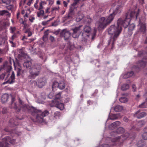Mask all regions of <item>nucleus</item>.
<instances>
[{"instance_id":"1","label":"nucleus","mask_w":147,"mask_h":147,"mask_svg":"<svg viewBox=\"0 0 147 147\" xmlns=\"http://www.w3.org/2000/svg\"><path fill=\"white\" fill-rule=\"evenodd\" d=\"M138 14V12L129 10L124 16H123L118 20L116 26L114 25H112L108 29V32L109 34H114L113 36L111 37L109 41V45L111 43H112V48L114 46L117 37L121 32V26H122L124 28H126L129 24L131 18L135 17L137 19Z\"/></svg>"},{"instance_id":"2","label":"nucleus","mask_w":147,"mask_h":147,"mask_svg":"<svg viewBox=\"0 0 147 147\" xmlns=\"http://www.w3.org/2000/svg\"><path fill=\"white\" fill-rule=\"evenodd\" d=\"M15 100V97H12L11 106V108L14 109L17 112H20L22 109L24 112L28 111L31 112L32 115L35 117L36 121L39 123L44 122L43 117L48 115L49 114V112L47 110H46L42 112L41 110L37 109L32 107L29 106L24 104L20 100H19L20 107H18L16 104L14 102Z\"/></svg>"},{"instance_id":"3","label":"nucleus","mask_w":147,"mask_h":147,"mask_svg":"<svg viewBox=\"0 0 147 147\" xmlns=\"http://www.w3.org/2000/svg\"><path fill=\"white\" fill-rule=\"evenodd\" d=\"M129 136V134L128 133H125L120 136H118L112 139L109 144H103L102 147H111L112 146L115 144L119 146L122 145L123 141L126 140Z\"/></svg>"},{"instance_id":"4","label":"nucleus","mask_w":147,"mask_h":147,"mask_svg":"<svg viewBox=\"0 0 147 147\" xmlns=\"http://www.w3.org/2000/svg\"><path fill=\"white\" fill-rule=\"evenodd\" d=\"M41 68L40 65H35L33 66L30 68L29 78L31 79H35L36 77L39 75Z\"/></svg>"},{"instance_id":"5","label":"nucleus","mask_w":147,"mask_h":147,"mask_svg":"<svg viewBox=\"0 0 147 147\" xmlns=\"http://www.w3.org/2000/svg\"><path fill=\"white\" fill-rule=\"evenodd\" d=\"M113 17L110 15L107 18H106L105 17H101L98 20L99 27L101 28H104L106 27L113 21Z\"/></svg>"},{"instance_id":"6","label":"nucleus","mask_w":147,"mask_h":147,"mask_svg":"<svg viewBox=\"0 0 147 147\" xmlns=\"http://www.w3.org/2000/svg\"><path fill=\"white\" fill-rule=\"evenodd\" d=\"M147 63V58L146 57L142 59L139 61L137 63L136 65H134L132 70L134 71L137 72L139 71L140 69L144 68Z\"/></svg>"},{"instance_id":"7","label":"nucleus","mask_w":147,"mask_h":147,"mask_svg":"<svg viewBox=\"0 0 147 147\" xmlns=\"http://www.w3.org/2000/svg\"><path fill=\"white\" fill-rule=\"evenodd\" d=\"M15 141V140H11L9 137L6 136L2 139V142H0V147H8L9 143L14 144Z\"/></svg>"},{"instance_id":"8","label":"nucleus","mask_w":147,"mask_h":147,"mask_svg":"<svg viewBox=\"0 0 147 147\" xmlns=\"http://www.w3.org/2000/svg\"><path fill=\"white\" fill-rule=\"evenodd\" d=\"M123 5L121 3H120L118 5H117L115 8V9L113 10V12L110 15H111L113 17V19L115 15L117 13H120L122 10L123 7Z\"/></svg>"},{"instance_id":"9","label":"nucleus","mask_w":147,"mask_h":147,"mask_svg":"<svg viewBox=\"0 0 147 147\" xmlns=\"http://www.w3.org/2000/svg\"><path fill=\"white\" fill-rule=\"evenodd\" d=\"M51 107H55L61 110H63L64 108V104L59 102L56 100H53L52 102L50 104Z\"/></svg>"},{"instance_id":"10","label":"nucleus","mask_w":147,"mask_h":147,"mask_svg":"<svg viewBox=\"0 0 147 147\" xmlns=\"http://www.w3.org/2000/svg\"><path fill=\"white\" fill-rule=\"evenodd\" d=\"M82 26H80L79 27H76L74 29H72L73 33L72 34V36L74 38H78L80 35V28Z\"/></svg>"},{"instance_id":"11","label":"nucleus","mask_w":147,"mask_h":147,"mask_svg":"<svg viewBox=\"0 0 147 147\" xmlns=\"http://www.w3.org/2000/svg\"><path fill=\"white\" fill-rule=\"evenodd\" d=\"M70 33L69 31L66 29L62 30L60 33L61 36L64 37V39L65 40H68L70 36Z\"/></svg>"},{"instance_id":"12","label":"nucleus","mask_w":147,"mask_h":147,"mask_svg":"<svg viewBox=\"0 0 147 147\" xmlns=\"http://www.w3.org/2000/svg\"><path fill=\"white\" fill-rule=\"evenodd\" d=\"M145 124V122L143 120H140L137 122L135 126L132 127L131 129L136 130H139V128Z\"/></svg>"},{"instance_id":"13","label":"nucleus","mask_w":147,"mask_h":147,"mask_svg":"<svg viewBox=\"0 0 147 147\" xmlns=\"http://www.w3.org/2000/svg\"><path fill=\"white\" fill-rule=\"evenodd\" d=\"M147 115V114L145 112H141L138 110L134 114V116L138 119H141Z\"/></svg>"},{"instance_id":"14","label":"nucleus","mask_w":147,"mask_h":147,"mask_svg":"<svg viewBox=\"0 0 147 147\" xmlns=\"http://www.w3.org/2000/svg\"><path fill=\"white\" fill-rule=\"evenodd\" d=\"M47 82L46 79L45 77L40 78L38 80V86L40 88H41L45 85Z\"/></svg>"},{"instance_id":"15","label":"nucleus","mask_w":147,"mask_h":147,"mask_svg":"<svg viewBox=\"0 0 147 147\" xmlns=\"http://www.w3.org/2000/svg\"><path fill=\"white\" fill-rule=\"evenodd\" d=\"M139 25L140 26V30L142 32L143 34H144L146 32V26L144 22H142L141 20L140 19Z\"/></svg>"},{"instance_id":"16","label":"nucleus","mask_w":147,"mask_h":147,"mask_svg":"<svg viewBox=\"0 0 147 147\" xmlns=\"http://www.w3.org/2000/svg\"><path fill=\"white\" fill-rule=\"evenodd\" d=\"M15 74L13 71L10 78L7 80V81L3 82V84H5L7 83H9L10 84H13L15 82Z\"/></svg>"},{"instance_id":"17","label":"nucleus","mask_w":147,"mask_h":147,"mask_svg":"<svg viewBox=\"0 0 147 147\" xmlns=\"http://www.w3.org/2000/svg\"><path fill=\"white\" fill-rule=\"evenodd\" d=\"M17 119H11L9 120V124L11 127H14L18 125V123L16 121Z\"/></svg>"},{"instance_id":"18","label":"nucleus","mask_w":147,"mask_h":147,"mask_svg":"<svg viewBox=\"0 0 147 147\" xmlns=\"http://www.w3.org/2000/svg\"><path fill=\"white\" fill-rule=\"evenodd\" d=\"M8 95L7 94H3L1 98V101L3 103H5L6 102L8 99Z\"/></svg>"},{"instance_id":"19","label":"nucleus","mask_w":147,"mask_h":147,"mask_svg":"<svg viewBox=\"0 0 147 147\" xmlns=\"http://www.w3.org/2000/svg\"><path fill=\"white\" fill-rule=\"evenodd\" d=\"M121 122L118 121L112 123L110 125L109 127H113V128H117L120 125Z\"/></svg>"},{"instance_id":"20","label":"nucleus","mask_w":147,"mask_h":147,"mask_svg":"<svg viewBox=\"0 0 147 147\" xmlns=\"http://www.w3.org/2000/svg\"><path fill=\"white\" fill-rule=\"evenodd\" d=\"M65 84L63 81H61L59 83L58 82V88L61 90L64 89L65 87Z\"/></svg>"},{"instance_id":"21","label":"nucleus","mask_w":147,"mask_h":147,"mask_svg":"<svg viewBox=\"0 0 147 147\" xmlns=\"http://www.w3.org/2000/svg\"><path fill=\"white\" fill-rule=\"evenodd\" d=\"M32 64V62L31 61L27 60L24 63L23 66L24 67L27 68L30 67Z\"/></svg>"},{"instance_id":"22","label":"nucleus","mask_w":147,"mask_h":147,"mask_svg":"<svg viewBox=\"0 0 147 147\" xmlns=\"http://www.w3.org/2000/svg\"><path fill=\"white\" fill-rule=\"evenodd\" d=\"M134 73L133 71L128 72L124 75L123 78L124 79H126L130 77L133 75Z\"/></svg>"},{"instance_id":"23","label":"nucleus","mask_w":147,"mask_h":147,"mask_svg":"<svg viewBox=\"0 0 147 147\" xmlns=\"http://www.w3.org/2000/svg\"><path fill=\"white\" fill-rule=\"evenodd\" d=\"M144 133L142 136L143 139L145 140H147V128H145L144 129Z\"/></svg>"},{"instance_id":"24","label":"nucleus","mask_w":147,"mask_h":147,"mask_svg":"<svg viewBox=\"0 0 147 147\" xmlns=\"http://www.w3.org/2000/svg\"><path fill=\"white\" fill-rule=\"evenodd\" d=\"M26 72V70H23L19 68L18 69L17 71V76H18L20 75L23 76Z\"/></svg>"},{"instance_id":"25","label":"nucleus","mask_w":147,"mask_h":147,"mask_svg":"<svg viewBox=\"0 0 147 147\" xmlns=\"http://www.w3.org/2000/svg\"><path fill=\"white\" fill-rule=\"evenodd\" d=\"M123 107L120 105H117L114 109V111L117 112L121 111L123 109Z\"/></svg>"},{"instance_id":"26","label":"nucleus","mask_w":147,"mask_h":147,"mask_svg":"<svg viewBox=\"0 0 147 147\" xmlns=\"http://www.w3.org/2000/svg\"><path fill=\"white\" fill-rule=\"evenodd\" d=\"M4 15L9 16L10 15V13L7 10H3L0 11V15L3 16Z\"/></svg>"},{"instance_id":"27","label":"nucleus","mask_w":147,"mask_h":147,"mask_svg":"<svg viewBox=\"0 0 147 147\" xmlns=\"http://www.w3.org/2000/svg\"><path fill=\"white\" fill-rule=\"evenodd\" d=\"M119 100L121 102L125 103L127 101L128 99L126 96H122L120 98Z\"/></svg>"},{"instance_id":"28","label":"nucleus","mask_w":147,"mask_h":147,"mask_svg":"<svg viewBox=\"0 0 147 147\" xmlns=\"http://www.w3.org/2000/svg\"><path fill=\"white\" fill-rule=\"evenodd\" d=\"M125 131L124 129L122 127H119L116 131L117 133L118 134H121L123 133Z\"/></svg>"},{"instance_id":"29","label":"nucleus","mask_w":147,"mask_h":147,"mask_svg":"<svg viewBox=\"0 0 147 147\" xmlns=\"http://www.w3.org/2000/svg\"><path fill=\"white\" fill-rule=\"evenodd\" d=\"M145 51H139L138 53V56L139 57H141L144 55V54L145 52L147 53V47L145 48Z\"/></svg>"},{"instance_id":"30","label":"nucleus","mask_w":147,"mask_h":147,"mask_svg":"<svg viewBox=\"0 0 147 147\" xmlns=\"http://www.w3.org/2000/svg\"><path fill=\"white\" fill-rule=\"evenodd\" d=\"M129 88V86L128 84H124L122 86L121 89L123 90H125L128 89Z\"/></svg>"},{"instance_id":"31","label":"nucleus","mask_w":147,"mask_h":147,"mask_svg":"<svg viewBox=\"0 0 147 147\" xmlns=\"http://www.w3.org/2000/svg\"><path fill=\"white\" fill-rule=\"evenodd\" d=\"M84 31L85 33H88L91 31V28L89 26H86L84 28Z\"/></svg>"},{"instance_id":"32","label":"nucleus","mask_w":147,"mask_h":147,"mask_svg":"<svg viewBox=\"0 0 147 147\" xmlns=\"http://www.w3.org/2000/svg\"><path fill=\"white\" fill-rule=\"evenodd\" d=\"M39 10V11L37 12V16L38 17H40L41 16H44V11L43 10L40 9Z\"/></svg>"},{"instance_id":"33","label":"nucleus","mask_w":147,"mask_h":147,"mask_svg":"<svg viewBox=\"0 0 147 147\" xmlns=\"http://www.w3.org/2000/svg\"><path fill=\"white\" fill-rule=\"evenodd\" d=\"M61 92H59V93L56 94L55 96V99L53 100H56V101H57L58 100H59L61 98Z\"/></svg>"},{"instance_id":"34","label":"nucleus","mask_w":147,"mask_h":147,"mask_svg":"<svg viewBox=\"0 0 147 147\" xmlns=\"http://www.w3.org/2000/svg\"><path fill=\"white\" fill-rule=\"evenodd\" d=\"M135 27V25L134 24H132L129 25L128 26L129 32L133 30Z\"/></svg>"},{"instance_id":"35","label":"nucleus","mask_w":147,"mask_h":147,"mask_svg":"<svg viewBox=\"0 0 147 147\" xmlns=\"http://www.w3.org/2000/svg\"><path fill=\"white\" fill-rule=\"evenodd\" d=\"M6 37V32L3 33V35L0 34V41H2L3 40L5 39Z\"/></svg>"},{"instance_id":"36","label":"nucleus","mask_w":147,"mask_h":147,"mask_svg":"<svg viewBox=\"0 0 147 147\" xmlns=\"http://www.w3.org/2000/svg\"><path fill=\"white\" fill-rule=\"evenodd\" d=\"M45 96L44 94H43L39 98H38V100H40L41 99V101H40V102L42 103L43 101L45 99Z\"/></svg>"},{"instance_id":"37","label":"nucleus","mask_w":147,"mask_h":147,"mask_svg":"<svg viewBox=\"0 0 147 147\" xmlns=\"http://www.w3.org/2000/svg\"><path fill=\"white\" fill-rule=\"evenodd\" d=\"M60 115V113L59 112L56 111L54 113V117L56 119H57L59 118Z\"/></svg>"},{"instance_id":"38","label":"nucleus","mask_w":147,"mask_h":147,"mask_svg":"<svg viewBox=\"0 0 147 147\" xmlns=\"http://www.w3.org/2000/svg\"><path fill=\"white\" fill-rule=\"evenodd\" d=\"M56 87L58 88V82L56 81H55L53 82L52 85V90L53 91L54 90V88Z\"/></svg>"},{"instance_id":"39","label":"nucleus","mask_w":147,"mask_h":147,"mask_svg":"<svg viewBox=\"0 0 147 147\" xmlns=\"http://www.w3.org/2000/svg\"><path fill=\"white\" fill-rule=\"evenodd\" d=\"M139 107L140 108H146L147 107V102H145L139 105Z\"/></svg>"},{"instance_id":"40","label":"nucleus","mask_w":147,"mask_h":147,"mask_svg":"<svg viewBox=\"0 0 147 147\" xmlns=\"http://www.w3.org/2000/svg\"><path fill=\"white\" fill-rule=\"evenodd\" d=\"M43 3H44L45 4H46L45 2L43 1H42L40 3L39 7H38V10H40L43 8L42 4Z\"/></svg>"},{"instance_id":"41","label":"nucleus","mask_w":147,"mask_h":147,"mask_svg":"<svg viewBox=\"0 0 147 147\" xmlns=\"http://www.w3.org/2000/svg\"><path fill=\"white\" fill-rule=\"evenodd\" d=\"M48 34L47 31L45 32V34L43 37V40L44 41L47 39Z\"/></svg>"},{"instance_id":"42","label":"nucleus","mask_w":147,"mask_h":147,"mask_svg":"<svg viewBox=\"0 0 147 147\" xmlns=\"http://www.w3.org/2000/svg\"><path fill=\"white\" fill-rule=\"evenodd\" d=\"M144 145V143L142 140L138 142L137 144L138 146L139 147H142Z\"/></svg>"},{"instance_id":"43","label":"nucleus","mask_w":147,"mask_h":147,"mask_svg":"<svg viewBox=\"0 0 147 147\" xmlns=\"http://www.w3.org/2000/svg\"><path fill=\"white\" fill-rule=\"evenodd\" d=\"M25 33L28 34V37H30L32 35L31 32L30 30L29 29L26 30L25 32Z\"/></svg>"},{"instance_id":"44","label":"nucleus","mask_w":147,"mask_h":147,"mask_svg":"<svg viewBox=\"0 0 147 147\" xmlns=\"http://www.w3.org/2000/svg\"><path fill=\"white\" fill-rule=\"evenodd\" d=\"M6 8L9 10H11L13 8V6L11 5H10L5 7Z\"/></svg>"},{"instance_id":"45","label":"nucleus","mask_w":147,"mask_h":147,"mask_svg":"<svg viewBox=\"0 0 147 147\" xmlns=\"http://www.w3.org/2000/svg\"><path fill=\"white\" fill-rule=\"evenodd\" d=\"M3 3L6 4H9L11 2V0H2Z\"/></svg>"},{"instance_id":"46","label":"nucleus","mask_w":147,"mask_h":147,"mask_svg":"<svg viewBox=\"0 0 147 147\" xmlns=\"http://www.w3.org/2000/svg\"><path fill=\"white\" fill-rule=\"evenodd\" d=\"M16 30V28L15 27H11L10 28V30L11 33H14V32Z\"/></svg>"},{"instance_id":"47","label":"nucleus","mask_w":147,"mask_h":147,"mask_svg":"<svg viewBox=\"0 0 147 147\" xmlns=\"http://www.w3.org/2000/svg\"><path fill=\"white\" fill-rule=\"evenodd\" d=\"M32 87H35L38 86V83L35 80L33 81L32 82Z\"/></svg>"},{"instance_id":"48","label":"nucleus","mask_w":147,"mask_h":147,"mask_svg":"<svg viewBox=\"0 0 147 147\" xmlns=\"http://www.w3.org/2000/svg\"><path fill=\"white\" fill-rule=\"evenodd\" d=\"M79 0H75L74 3L71 4V6L73 7L76 6L79 2Z\"/></svg>"},{"instance_id":"49","label":"nucleus","mask_w":147,"mask_h":147,"mask_svg":"<svg viewBox=\"0 0 147 147\" xmlns=\"http://www.w3.org/2000/svg\"><path fill=\"white\" fill-rule=\"evenodd\" d=\"M18 36L16 33H14V34L12 36L11 39L13 40L15 38H17Z\"/></svg>"},{"instance_id":"50","label":"nucleus","mask_w":147,"mask_h":147,"mask_svg":"<svg viewBox=\"0 0 147 147\" xmlns=\"http://www.w3.org/2000/svg\"><path fill=\"white\" fill-rule=\"evenodd\" d=\"M74 14V12H69L68 14V17L69 18H72Z\"/></svg>"},{"instance_id":"51","label":"nucleus","mask_w":147,"mask_h":147,"mask_svg":"<svg viewBox=\"0 0 147 147\" xmlns=\"http://www.w3.org/2000/svg\"><path fill=\"white\" fill-rule=\"evenodd\" d=\"M2 112L3 114L6 113L8 112L7 109L5 107L3 108V109Z\"/></svg>"},{"instance_id":"52","label":"nucleus","mask_w":147,"mask_h":147,"mask_svg":"<svg viewBox=\"0 0 147 147\" xmlns=\"http://www.w3.org/2000/svg\"><path fill=\"white\" fill-rule=\"evenodd\" d=\"M96 30H94V31L93 33L92 36V40H93L94 39V38L96 36Z\"/></svg>"},{"instance_id":"53","label":"nucleus","mask_w":147,"mask_h":147,"mask_svg":"<svg viewBox=\"0 0 147 147\" xmlns=\"http://www.w3.org/2000/svg\"><path fill=\"white\" fill-rule=\"evenodd\" d=\"M6 75L4 74H2L0 75V79L1 80H3L5 76Z\"/></svg>"},{"instance_id":"54","label":"nucleus","mask_w":147,"mask_h":147,"mask_svg":"<svg viewBox=\"0 0 147 147\" xmlns=\"http://www.w3.org/2000/svg\"><path fill=\"white\" fill-rule=\"evenodd\" d=\"M35 19V18L34 17H30L29 20L31 22H33L34 20Z\"/></svg>"},{"instance_id":"55","label":"nucleus","mask_w":147,"mask_h":147,"mask_svg":"<svg viewBox=\"0 0 147 147\" xmlns=\"http://www.w3.org/2000/svg\"><path fill=\"white\" fill-rule=\"evenodd\" d=\"M7 67V64L6 63H4L3 65L1 66V69H5Z\"/></svg>"},{"instance_id":"56","label":"nucleus","mask_w":147,"mask_h":147,"mask_svg":"<svg viewBox=\"0 0 147 147\" xmlns=\"http://www.w3.org/2000/svg\"><path fill=\"white\" fill-rule=\"evenodd\" d=\"M13 40H9V42L12 45V46L13 47H15L16 46L15 44L13 42Z\"/></svg>"},{"instance_id":"57","label":"nucleus","mask_w":147,"mask_h":147,"mask_svg":"<svg viewBox=\"0 0 147 147\" xmlns=\"http://www.w3.org/2000/svg\"><path fill=\"white\" fill-rule=\"evenodd\" d=\"M49 22V20H48L46 21H43L42 22V25L43 26H45L47 25L48 23V22Z\"/></svg>"},{"instance_id":"58","label":"nucleus","mask_w":147,"mask_h":147,"mask_svg":"<svg viewBox=\"0 0 147 147\" xmlns=\"http://www.w3.org/2000/svg\"><path fill=\"white\" fill-rule=\"evenodd\" d=\"M123 120L124 121L126 122H129V119L126 117H124Z\"/></svg>"},{"instance_id":"59","label":"nucleus","mask_w":147,"mask_h":147,"mask_svg":"<svg viewBox=\"0 0 147 147\" xmlns=\"http://www.w3.org/2000/svg\"><path fill=\"white\" fill-rule=\"evenodd\" d=\"M49 39L51 42H53L55 40L54 38L52 36H50Z\"/></svg>"},{"instance_id":"60","label":"nucleus","mask_w":147,"mask_h":147,"mask_svg":"<svg viewBox=\"0 0 147 147\" xmlns=\"http://www.w3.org/2000/svg\"><path fill=\"white\" fill-rule=\"evenodd\" d=\"M133 90L134 92L136 91V88L135 85L133 84L132 86Z\"/></svg>"},{"instance_id":"61","label":"nucleus","mask_w":147,"mask_h":147,"mask_svg":"<svg viewBox=\"0 0 147 147\" xmlns=\"http://www.w3.org/2000/svg\"><path fill=\"white\" fill-rule=\"evenodd\" d=\"M59 7H54L52 8V11H54L55 10H58L59 9Z\"/></svg>"},{"instance_id":"62","label":"nucleus","mask_w":147,"mask_h":147,"mask_svg":"<svg viewBox=\"0 0 147 147\" xmlns=\"http://www.w3.org/2000/svg\"><path fill=\"white\" fill-rule=\"evenodd\" d=\"M63 4L65 7H67V2H66L65 1H63Z\"/></svg>"},{"instance_id":"63","label":"nucleus","mask_w":147,"mask_h":147,"mask_svg":"<svg viewBox=\"0 0 147 147\" xmlns=\"http://www.w3.org/2000/svg\"><path fill=\"white\" fill-rule=\"evenodd\" d=\"M34 7L36 9H38V4H35L34 5Z\"/></svg>"},{"instance_id":"64","label":"nucleus","mask_w":147,"mask_h":147,"mask_svg":"<svg viewBox=\"0 0 147 147\" xmlns=\"http://www.w3.org/2000/svg\"><path fill=\"white\" fill-rule=\"evenodd\" d=\"M140 95L138 94L136 96V100H138L139 99V98H140Z\"/></svg>"}]
</instances>
